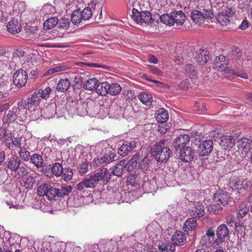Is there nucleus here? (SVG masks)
Masks as SVG:
<instances>
[{
	"mask_svg": "<svg viewBox=\"0 0 252 252\" xmlns=\"http://www.w3.org/2000/svg\"><path fill=\"white\" fill-rule=\"evenodd\" d=\"M21 160L16 155H12L10 157L8 158L3 164V166L5 169H9L12 172H16V170L21 165Z\"/></svg>",
	"mask_w": 252,
	"mask_h": 252,
	"instance_id": "obj_8",
	"label": "nucleus"
},
{
	"mask_svg": "<svg viewBox=\"0 0 252 252\" xmlns=\"http://www.w3.org/2000/svg\"><path fill=\"white\" fill-rule=\"evenodd\" d=\"M73 188L71 186H62L61 188H54L52 195H50L52 199L56 197L63 198L68 195L72 191Z\"/></svg>",
	"mask_w": 252,
	"mask_h": 252,
	"instance_id": "obj_11",
	"label": "nucleus"
},
{
	"mask_svg": "<svg viewBox=\"0 0 252 252\" xmlns=\"http://www.w3.org/2000/svg\"><path fill=\"white\" fill-rule=\"evenodd\" d=\"M195 155V150L189 146L180 151L179 158L181 160L188 162L191 161Z\"/></svg>",
	"mask_w": 252,
	"mask_h": 252,
	"instance_id": "obj_10",
	"label": "nucleus"
},
{
	"mask_svg": "<svg viewBox=\"0 0 252 252\" xmlns=\"http://www.w3.org/2000/svg\"><path fill=\"white\" fill-rule=\"evenodd\" d=\"M58 23V20L56 17H51L46 20L44 23V27L47 29H51Z\"/></svg>",
	"mask_w": 252,
	"mask_h": 252,
	"instance_id": "obj_40",
	"label": "nucleus"
},
{
	"mask_svg": "<svg viewBox=\"0 0 252 252\" xmlns=\"http://www.w3.org/2000/svg\"><path fill=\"white\" fill-rule=\"evenodd\" d=\"M173 244L175 246H183L186 243V234L180 231H176L171 237Z\"/></svg>",
	"mask_w": 252,
	"mask_h": 252,
	"instance_id": "obj_15",
	"label": "nucleus"
},
{
	"mask_svg": "<svg viewBox=\"0 0 252 252\" xmlns=\"http://www.w3.org/2000/svg\"><path fill=\"white\" fill-rule=\"evenodd\" d=\"M122 88L118 83L110 84L108 94L112 95H116L120 94Z\"/></svg>",
	"mask_w": 252,
	"mask_h": 252,
	"instance_id": "obj_37",
	"label": "nucleus"
},
{
	"mask_svg": "<svg viewBox=\"0 0 252 252\" xmlns=\"http://www.w3.org/2000/svg\"><path fill=\"white\" fill-rule=\"evenodd\" d=\"M201 4H204V5H200V7L199 9L204 14H209L208 18L212 19L214 16H216V19L219 22V16L220 14V6L218 4L219 8L216 6H214V8L211 4V2L209 0H204L200 2Z\"/></svg>",
	"mask_w": 252,
	"mask_h": 252,
	"instance_id": "obj_3",
	"label": "nucleus"
},
{
	"mask_svg": "<svg viewBox=\"0 0 252 252\" xmlns=\"http://www.w3.org/2000/svg\"><path fill=\"white\" fill-rule=\"evenodd\" d=\"M148 61L149 62L153 63H158L157 57L153 55L149 56Z\"/></svg>",
	"mask_w": 252,
	"mask_h": 252,
	"instance_id": "obj_64",
	"label": "nucleus"
},
{
	"mask_svg": "<svg viewBox=\"0 0 252 252\" xmlns=\"http://www.w3.org/2000/svg\"><path fill=\"white\" fill-rule=\"evenodd\" d=\"M10 98L8 91H0V103L6 102Z\"/></svg>",
	"mask_w": 252,
	"mask_h": 252,
	"instance_id": "obj_53",
	"label": "nucleus"
},
{
	"mask_svg": "<svg viewBox=\"0 0 252 252\" xmlns=\"http://www.w3.org/2000/svg\"><path fill=\"white\" fill-rule=\"evenodd\" d=\"M138 97L140 101L147 106L150 105L153 101L151 94L145 93H140Z\"/></svg>",
	"mask_w": 252,
	"mask_h": 252,
	"instance_id": "obj_35",
	"label": "nucleus"
},
{
	"mask_svg": "<svg viewBox=\"0 0 252 252\" xmlns=\"http://www.w3.org/2000/svg\"><path fill=\"white\" fill-rule=\"evenodd\" d=\"M98 80L95 78L88 80L84 84V88L89 91H95Z\"/></svg>",
	"mask_w": 252,
	"mask_h": 252,
	"instance_id": "obj_34",
	"label": "nucleus"
},
{
	"mask_svg": "<svg viewBox=\"0 0 252 252\" xmlns=\"http://www.w3.org/2000/svg\"><path fill=\"white\" fill-rule=\"evenodd\" d=\"M7 31L12 34L19 32L21 29V26L17 20L12 19L7 25Z\"/></svg>",
	"mask_w": 252,
	"mask_h": 252,
	"instance_id": "obj_25",
	"label": "nucleus"
},
{
	"mask_svg": "<svg viewBox=\"0 0 252 252\" xmlns=\"http://www.w3.org/2000/svg\"><path fill=\"white\" fill-rule=\"evenodd\" d=\"M171 150L168 139H162L157 142L151 149V154L158 162H165L169 159Z\"/></svg>",
	"mask_w": 252,
	"mask_h": 252,
	"instance_id": "obj_1",
	"label": "nucleus"
},
{
	"mask_svg": "<svg viewBox=\"0 0 252 252\" xmlns=\"http://www.w3.org/2000/svg\"><path fill=\"white\" fill-rule=\"evenodd\" d=\"M158 249L161 252H175V246L173 243L162 244L158 246Z\"/></svg>",
	"mask_w": 252,
	"mask_h": 252,
	"instance_id": "obj_39",
	"label": "nucleus"
},
{
	"mask_svg": "<svg viewBox=\"0 0 252 252\" xmlns=\"http://www.w3.org/2000/svg\"><path fill=\"white\" fill-rule=\"evenodd\" d=\"M190 141V137L188 134H180L173 141L172 147L175 150L178 151L187 147V145Z\"/></svg>",
	"mask_w": 252,
	"mask_h": 252,
	"instance_id": "obj_6",
	"label": "nucleus"
},
{
	"mask_svg": "<svg viewBox=\"0 0 252 252\" xmlns=\"http://www.w3.org/2000/svg\"><path fill=\"white\" fill-rule=\"evenodd\" d=\"M21 103L23 106V110L25 109L26 107H27L28 109H30L33 105H35L34 103H32V102L31 101V98H28L27 100H22Z\"/></svg>",
	"mask_w": 252,
	"mask_h": 252,
	"instance_id": "obj_58",
	"label": "nucleus"
},
{
	"mask_svg": "<svg viewBox=\"0 0 252 252\" xmlns=\"http://www.w3.org/2000/svg\"><path fill=\"white\" fill-rule=\"evenodd\" d=\"M185 69L188 73L191 74L194 72L195 67L191 64H188L186 65Z\"/></svg>",
	"mask_w": 252,
	"mask_h": 252,
	"instance_id": "obj_62",
	"label": "nucleus"
},
{
	"mask_svg": "<svg viewBox=\"0 0 252 252\" xmlns=\"http://www.w3.org/2000/svg\"><path fill=\"white\" fill-rule=\"evenodd\" d=\"M96 177L92 175L89 178H86L76 186L78 191L83 190L85 188H94L98 184Z\"/></svg>",
	"mask_w": 252,
	"mask_h": 252,
	"instance_id": "obj_9",
	"label": "nucleus"
},
{
	"mask_svg": "<svg viewBox=\"0 0 252 252\" xmlns=\"http://www.w3.org/2000/svg\"><path fill=\"white\" fill-rule=\"evenodd\" d=\"M190 216L194 218H200L204 216V207L202 204L197 202L189 211Z\"/></svg>",
	"mask_w": 252,
	"mask_h": 252,
	"instance_id": "obj_16",
	"label": "nucleus"
},
{
	"mask_svg": "<svg viewBox=\"0 0 252 252\" xmlns=\"http://www.w3.org/2000/svg\"><path fill=\"white\" fill-rule=\"evenodd\" d=\"M116 154L112 152H109L105 154L103 157L94 159L93 162L96 166H98L100 164H107L115 160Z\"/></svg>",
	"mask_w": 252,
	"mask_h": 252,
	"instance_id": "obj_18",
	"label": "nucleus"
},
{
	"mask_svg": "<svg viewBox=\"0 0 252 252\" xmlns=\"http://www.w3.org/2000/svg\"><path fill=\"white\" fill-rule=\"evenodd\" d=\"M70 21L68 19H62L59 22V25L61 28L66 29L69 28Z\"/></svg>",
	"mask_w": 252,
	"mask_h": 252,
	"instance_id": "obj_57",
	"label": "nucleus"
},
{
	"mask_svg": "<svg viewBox=\"0 0 252 252\" xmlns=\"http://www.w3.org/2000/svg\"><path fill=\"white\" fill-rule=\"evenodd\" d=\"M160 22L169 26L174 25V20L172 19V15L164 14L160 16Z\"/></svg>",
	"mask_w": 252,
	"mask_h": 252,
	"instance_id": "obj_41",
	"label": "nucleus"
},
{
	"mask_svg": "<svg viewBox=\"0 0 252 252\" xmlns=\"http://www.w3.org/2000/svg\"><path fill=\"white\" fill-rule=\"evenodd\" d=\"M150 160L146 157H145L138 164V169L143 171H146L149 167Z\"/></svg>",
	"mask_w": 252,
	"mask_h": 252,
	"instance_id": "obj_49",
	"label": "nucleus"
},
{
	"mask_svg": "<svg viewBox=\"0 0 252 252\" xmlns=\"http://www.w3.org/2000/svg\"><path fill=\"white\" fill-rule=\"evenodd\" d=\"M37 91L39 92V95L41 98L46 99L49 97V94L51 93V89L50 87H46L44 90H38Z\"/></svg>",
	"mask_w": 252,
	"mask_h": 252,
	"instance_id": "obj_52",
	"label": "nucleus"
},
{
	"mask_svg": "<svg viewBox=\"0 0 252 252\" xmlns=\"http://www.w3.org/2000/svg\"><path fill=\"white\" fill-rule=\"evenodd\" d=\"M168 113L165 109L161 108L158 109L156 116V119L158 123H163L168 119Z\"/></svg>",
	"mask_w": 252,
	"mask_h": 252,
	"instance_id": "obj_30",
	"label": "nucleus"
},
{
	"mask_svg": "<svg viewBox=\"0 0 252 252\" xmlns=\"http://www.w3.org/2000/svg\"><path fill=\"white\" fill-rule=\"evenodd\" d=\"M80 10H76L72 13L71 21L74 25L79 24L82 20Z\"/></svg>",
	"mask_w": 252,
	"mask_h": 252,
	"instance_id": "obj_43",
	"label": "nucleus"
},
{
	"mask_svg": "<svg viewBox=\"0 0 252 252\" xmlns=\"http://www.w3.org/2000/svg\"><path fill=\"white\" fill-rule=\"evenodd\" d=\"M61 176L65 181L71 180L73 176L72 169L69 167L63 169V174Z\"/></svg>",
	"mask_w": 252,
	"mask_h": 252,
	"instance_id": "obj_45",
	"label": "nucleus"
},
{
	"mask_svg": "<svg viewBox=\"0 0 252 252\" xmlns=\"http://www.w3.org/2000/svg\"><path fill=\"white\" fill-rule=\"evenodd\" d=\"M18 109V108L15 106L9 110L7 114L3 117V122L5 124H9V123L14 121L18 115V114H17Z\"/></svg>",
	"mask_w": 252,
	"mask_h": 252,
	"instance_id": "obj_24",
	"label": "nucleus"
},
{
	"mask_svg": "<svg viewBox=\"0 0 252 252\" xmlns=\"http://www.w3.org/2000/svg\"><path fill=\"white\" fill-rule=\"evenodd\" d=\"M139 157V154H136L132 156L128 161L127 162H126V171L129 172L133 170L134 167H135L137 164Z\"/></svg>",
	"mask_w": 252,
	"mask_h": 252,
	"instance_id": "obj_32",
	"label": "nucleus"
},
{
	"mask_svg": "<svg viewBox=\"0 0 252 252\" xmlns=\"http://www.w3.org/2000/svg\"><path fill=\"white\" fill-rule=\"evenodd\" d=\"M136 143L137 142L134 139L124 141L123 144L118 149V153L123 157L127 155L135 149Z\"/></svg>",
	"mask_w": 252,
	"mask_h": 252,
	"instance_id": "obj_5",
	"label": "nucleus"
},
{
	"mask_svg": "<svg viewBox=\"0 0 252 252\" xmlns=\"http://www.w3.org/2000/svg\"><path fill=\"white\" fill-rule=\"evenodd\" d=\"M96 4L93 2H91L89 4V6L85 8L81 12V17L83 20H87L90 19L93 15V10L95 9Z\"/></svg>",
	"mask_w": 252,
	"mask_h": 252,
	"instance_id": "obj_21",
	"label": "nucleus"
},
{
	"mask_svg": "<svg viewBox=\"0 0 252 252\" xmlns=\"http://www.w3.org/2000/svg\"><path fill=\"white\" fill-rule=\"evenodd\" d=\"M89 163L87 161H84L80 164L78 167V170L81 175H84L86 174L88 171Z\"/></svg>",
	"mask_w": 252,
	"mask_h": 252,
	"instance_id": "obj_48",
	"label": "nucleus"
},
{
	"mask_svg": "<svg viewBox=\"0 0 252 252\" xmlns=\"http://www.w3.org/2000/svg\"><path fill=\"white\" fill-rule=\"evenodd\" d=\"M147 179L148 177L145 176L144 178L145 180L143 181L141 175L138 173L129 174L127 177V182L132 186L138 185V187H140L141 185L147 191H152L154 189V185L151 184L150 181L148 180L146 181V179Z\"/></svg>",
	"mask_w": 252,
	"mask_h": 252,
	"instance_id": "obj_2",
	"label": "nucleus"
},
{
	"mask_svg": "<svg viewBox=\"0 0 252 252\" xmlns=\"http://www.w3.org/2000/svg\"><path fill=\"white\" fill-rule=\"evenodd\" d=\"M19 155L20 158L24 161H27L29 160H30L31 156H30V152L25 147L21 148L19 152Z\"/></svg>",
	"mask_w": 252,
	"mask_h": 252,
	"instance_id": "obj_44",
	"label": "nucleus"
},
{
	"mask_svg": "<svg viewBox=\"0 0 252 252\" xmlns=\"http://www.w3.org/2000/svg\"><path fill=\"white\" fill-rule=\"evenodd\" d=\"M0 136H4L3 144L5 146L9 149H12V141L13 138L11 133L8 132L7 130L5 129H2L1 130H0Z\"/></svg>",
	"mask_w": 252,
	"mask_h": 252,
	"instance_id": "obj_26",
	"label": "nucleus"
},
{
	"mask_svg": "<svg viewBox=\"0 0 252 252\" xmlns=\"http://www.w3.org/2000/svg\"><path fill=\"white\" fill-rule=\"evenodd\" d=\"M214 204L212 205L209 208L210 213L215 214H219L220 209V193L217 192L214 194Z\"/></svg>",
	"mask_w": 252,
	"mask_h": 252,
	"instance_id": "obj_20",
	"label": "nucleus"
},
{
	"mask_svg": "<svg viewBox=\"0 0 252 252\" xmlns=\"http://www.w3.org/2000/svg\"><path fill=\"white\" fill-rule=\"evenodd\" d=\"M39 94V92H37L36 91L31 98V101L32 102V103H34L35 105L38 104L41 99V97L40 96Z\"/></svg>",
	"mask_w": 252,
	"mask_h": 252,
	"instance_id": "obj_56",
	"label": "nucleus"
},
{
	"mask_svg": "<svg viewBox=\"0 0 252 252\" xmlns=\"http://www.w3.org/2000/svg\"><path fill=\"white\" fill-rule=\"evenodd\" d=\"M10 106V105L9 103H5L0 104V113L3 112L7 110L9 108Z\"/></svg>",
	"mask_w": 252,
	"mask_h": 252,
	"instance_id": "obj_63",
	"label": "nucleus"
},
{
	"mask_svg": "<svg viewBox=\"0 0 252 252\" xmlns=\"http://www.w3.org/2000/svg\"><path fill=\"white\" fill-rule=\"evenodd\" d=\"M28 79V73L26 71L20 69L16 71L13 76V82L19 88L25 86Z\"/></svg>",
	"mask_w": 252,
	"mask_h": 252,
	"instance_id": "obj_4",
	"label": "nucleus"
},
{
	"mask_svg": "<svg viewBox=\"0 0 252 252\" xmlns=\"http://www.w3.org/2000/svg\"><path fill=\"white\" fill-rule=\"evenodd\" d=\"M66 68L64 66H57L50 68L44 73L45 76L52 74L55 72L65 70Z\"/></svg>",
	"mask_w": 252,
	"mask_h": 252,
	"instance_id": "obj_47",
	"label": "nucleus"
},
{
	"mask_svg": "<svg viewBox=\"0 0 252 252\" xmlns=\"http://www.w3.org/2000/svg\"><path fill=\"white\" fill-rule=\"evenodd\" d=\"M204 14L201 11L199 10H192L190 13V17L191 20L196 24L203 23L206 18H208L209 14Z\"/></svg>",
	"mask_w": 252,
	"mask_h": 252,
	"instance_id": "obj_17",
	"label": "nucleus"
},
{
	"mask_svg": "<svg viewBox=\"0 0 252 252\" xmlns=\"http://www.w3.org/2000/svg\"><path fill=\"white\" fill-rule=\"evenodd\" d=\"M0 63H1L3 65V67H7L9 68H12L11 66H14L15 63L14 62H10V59L8 58V56H0Z\"/></svg>",
	"mask_w": 252,
	"mask_h": 252,
	"instance_id": "obj_42",
	"label": "nucleus"
},
{
	"mask_svg": "<svg viewBox=\"0 0 252 252\" xmlns=\"http://www.w3.org/2000/svg\"><path fill=\"white\" fill-rule=\"evenodd\" d=\"M35 177L32 175L28 177L25 182L24 186L27 189H32L34 183L35 182Z\"/></svg>",
	"mask_w": 252,
	"mask_h": 252,
	"instance_id": "obj_50",
	"label": "nucleus"
},
{
	"mask_svg": "<svg viewBox=\"0 0 252 252\" xmlns=\"http://www.w3.org/2000/svg\"><path fill=\"white\" fill-rule=\"evenodd\" d=\"M147 67L149 70L153 74L158 76H161L162 75V72L155 66L148 65Z\"/></svg>",
	"mask_w": 252,
	"mask_h": 252,
	"instance_id": "obj_55",
	"label": "nucleus"
},
{
	"mask_svg": "<svg viewBox=\"0 0 252 252\" xmlns=\"http://www.w3.org/2000/svg\"><path fill=\"white\" fill-rule=\"evenodd\" d=\"M93 175L96 177L98 183L100 181L108 182L111 176V173L108 172L106 168H103L98 170L97 173Z\"/></svg>",
	"mask_w": 252,
	"mask_h": 252,
	"instance_id": "obj_19",
	"label": "nucleus"
},
{
	"mask_svg": "<svg viewBox=\"0 0 252 252\" xmlns=\"http://www.w3.org/2000/svg\"><path fill=\"white\" fill-rule=\"evenodd\" d=\"M126 161L125 159L120 161L114 167L112 174L118 177H121L126 171Z\"/></svg>",
	"mask_w": 252,
	"mask_h": 252,
	"instance_id": "obj_22",
	"label": "nucleus"
},
{
	"mask_svg": "<svg viewBox=\"0 0 252 252\" xmlns=\"http://www.w3.org/2000/svg\"><path fill=\"white\" fill-rule=\"evenodd\" d=\"M220 55L216 57L214 63L213 68L216 70L218 72H220Z\"/></svg>",
	"mask_w": 252,
	"mask_h": 252,
	"instance_id": "obj_59",
	"label": "nucleus"
},
{
	"mask_svg": "<svg viewBox=\"0 0 252 252\" xmlns=\"http://www.w3.org/2000/svg\"><path fill=\"white\" fill-rule=\"evenodd\" d=\"M63 168L62 163H55L53 164L52 167V173L55 176L59 177H61L63 174Z\"/></svg>",
	"mask_w": 252,
	"mask_h": 252,
	"instance_id": "obj_36",
	"label": "nucleus"
},
{
	"mask_svg": "<svg viewBox=\"0 0 252 252\" xmlns=\"http://www.w3.org/2000/svg\"><path fill=\"white\" fill-rule=\"evenodd\" d=\"M70 86V81L67 78L60 80L57 85V90L60 92H65Z\"/></svg>",
	"mask_w": 252,
	"mask_h": 252,
	"instance_id": "obj_33",
	"label": "nucleus"
},
{
	"mask_svg": "<svg viewBox=\"0 0 252 252\" xmlns=\"http://www.w3.org/2000/svg\"><path fill=\"white\" fill-rule=\"evenodd\" d=\"M210 59L209 52L206 48H202L196 52V62L200 65H203L206 63Z\"/></svg>",
	"mask_w": 252,
	"mask_h": 252,
	"instance_id": "obj_14",
	"label": "nucleus"
},
{
	"mask_svg": "<svg viewBox=\"0 0 252 252\" xmlns=\"http://www.w3.org/2000/svg\"><path fill=\"white\" fill-rule=\"evenodd\" d=\"M16 172H17L19 174H20L22 176H26L28 174V170L26 168V167L23 165H19V167H18V168L16 170Z\"/></svg>",
	"mask_w": 252,
	"mask_h": 252,
	"instance_id": "obj_60",
	"label": "nucleus"
},
{
	"mask_svg": "<svg viewBox=\"0 0 252 252\" xmlns=\"http://www.w3.org/2000/svg\"><path fill=\"white\" fill-rule=\"evenodd\" d=\"M87 104L83 102L78 103L77 105V110L78 114L81 116L85 115L87 113L86 110Z\"/></svg>",
	"mask_w": 252,
	"mask_h": 252,
	"instance_id": "obj_51",
	"label": "nucleus"
},
{
	"mask_svg": "<svg viewBox=\"0 0 252 252\" xmlns=\"http://www.w3.org/2000/svg\"><path fill=\"white\" fill-rule=\"evenodd\" d=\"M220 230V225L218 227V230L217 231V236L218 239H216L212 244L213 248H215L216 251L215 252H220V233L219 232V230Z\"/></svg>",
	"mask_w": 252,
	"mask_h": 252,
	"instance_id": "obj_46",
	"label": "nucleus"
},
{
	"mask_svg": "<svg viewBox=\"0 0 252 252\" xmlns=\"http://www.w3.org/2000/svg\"><path fill=\"white\" fill-rule=\"evenodd\" d=\"M172 17L174 21V24L176 23L177 25H182L184 24L186 18V15L183 11H175L171 13Z\"/></svg>",
	"mask_w": 252,
	"mask_h": 252,
	"instance_id": "obj_28",
	"label": "nucleus"
},
{
	"mask_svg": "<svg viewBox=\"0 0 252 252\" xmlns=\"http://www.w3.org/2000/svg\"><path fill=\"white\" fill-rule=\"evenodd\" d=\"M213 143L211 140H207L201 143L198 147V153L200 156L208 155L212 151Z\"/></svg>",
	"mask_w": 252,
	"mask_h": 252,
	"instance_id": "obj_12",
	"label": "nucleus"
},
{
	"mask_svg": "<svg viewBox=\"0 0 252 252\" xmlns=\"http://www.w3.org/2000/svg\"><path fill=\"white\" fill-rule=\"evenodd\" d=\"M42 11L46 14H50L54 12L55 8L50 4H47L43 6Z\"/></svg>",
	"mask_w": 252,
	"mask_h": 252,
	"instance_id": "obj_54",
	"label": "nucleus"
},
{
	"mask_svg": "<svg viewBox=\"0 0 252 252\" xmlns=\"http://www.w3.org/2000/svg\"><path fill=\"white\" fill-rule=\"evenodd\" d=\"M214 235V231L212 229H209L207 231L206 235L202 237L200 243L203 246H209L211 243V238H212V240H213Z\"/></svg>",
	"mask_w": 252,
	"mask_h": 252,
	"instance_id": "obj_31",
	"label": "nucleus"
},
{
	"mask_svg": "<svg viewBox=\"0 0 252 252\" xmlns=\"http://www.w3.org/2000/svg\"><path fill=\"white\" fill-rule=\"evenodd\" d=\"M53 189L54 188L51 187L50 184L44 183L41 184L38 187L37 193L40 196L45 195L48 200H51L52 197H51L50 195H52Z\"/></svg>",
	"mask_w": 252,
	"mask_h": 252,
	"instance_id": "obj_13",
	"label": "nucleus"
},
{
	"mask_svg": "<svg viewBox=\"0 0 252 252\" xmlns=\"http://www.w3.org/2000/svg\"><path fill=\"white\" fill-rule=\"evenodd\" d=\"M197 222L196 219L190 218L187 219L184 224L183 229L185 232H189L195 229L197 227Z\"/></svg>",
	"mask_w": 252,
	"mask_h": 252,
	"instance_id": "obj_27",
	"label": "nucleus"
},
{
	"mask_svg": "<svg viewBox=\"0 0 252 252\" xmlns=\"http://www.w3.org/2000/svg\"><path fill=\"white\" fill-rule=\"evenodd\" d=\"M110 84L107 82H98L95 88V92L99 95L105 96L108 94Z\"/></svg>",
	"mask_w": 252,
	"mask_h": 252,
	"instance_id": "obj_23",
	"label": "nucleus"
},
{
	"mask_svg": "<svg viewBox=\"0 0 252 252\" xmlns=\"http://www.w3.org/2000/svg\"><path fill=\"white\" fill-rule=\"evenodd\" d=\"M128 2L130 6H131L132 8V18L136 15V13H135V10H137L138 11H142L139 4V1L138 0H128Z\"/></svg>",
	"mask_w": 252,
	"mask_h": 252,
	"instance_id": "obj_38",
	"label": "nucleus"
},
{
	"mask_svg": "<svg viewBox=\"0 0 252 252\" xmlns=\"http://www.w3.org/2000/svg\"><path fill=\"white\" fill-rule=\"evenodd\" d=\"M135 12L136 15L132 18L137 24H142L143 23L149 24L153 21L152 15L149 11L145 10L138 11L135 10Z\"/></svg>",
	"mask_w": 252,
	"mask_h": 252,
	"instance_id": "obj_7",
	"label": "nucleus"
},
{
	"mask_svg": "<svg viewBox=\"0 0 252 252\" xmlns=\"http://www.w3.org/2000/svg\"><path fill=\"white\" fill-rule=\"evenodd\" d=\"M12 146L21 148V138L20 137H16L14 139H12Z\"/></svg>",
	"mask_w": 252,
	"mask_h": 252,
	"instance_id": "obj_61",
	"label": "nucleus"
},
{
	"mask_svg": "<svg viewBox=\"0 0 252 252\" xmlns=\"http://www.w3.org/2000/svg\"><path fill=\"white\" fill-rule=\"evenodd\" d=\"M30 162L37 168H41L43 165V159L42 156L38 154H33L31 156Z\"/></svg>",
	"mask_w": 252,
	"mask_h": 252,
	"instance_id": "obj_29",
	"label": "nucleus"
}]
</instances>
